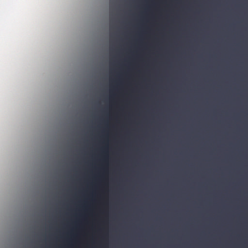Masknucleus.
<instances>
[{"label":"nucleus","mask_w":248,"mask_h":248,"mask_svg":"<svg viewBox=\"0 0 248 248\" xmlns=\"http://www.w3.org/2000/svg\"><path fill=\"white\" fill-rule=\"evenodd\" d=\"M216 16H218V15H217Z\"/></svg>","instance_id":"423d86ee"},{"label":"nucleus","mask_w":248,"mask_h":248,"mask_svg":"<svg viewBox=\"0 0 248 248\" xmlns=\"http://www.w3.org/2000/svg\"><path fill=\"white\" fill-rule=\"evenodd\" d=\"M206 16H208L209 15H207Z\"/></svg>","instance_id":"39448f33"},{"label":"nucleus","mask_w":248,"mask_h":248,"mask_svg":"<svg viewBox=\"0 0 248 248\" xmlns=\"http://www.w3.org/2000/svg\"><path fill=\"white\" fill-rule=\"evenodd\" d=\"M120 17L122 19H123L124 16H120Z\"/></svg>","instance_id":"20e7f679"},{"label":"nucleus","mask_w":248,"mask_h":248,"mask_svg":"<svg viewBox=\"0 0 248 248\" xmlns=\"http://www.w3.org/2000/svg\"><path fill=\"white\" fill-rule=\"evenodd\" d=\"M115 29H116L117 32H120L121 34V39L122 40H124V24H122L121 27L118 28V27H115Z\"/></svg>","instance_id":"f03ea898"},{"label":"nucleus","mask_w":248,"mask_h":248,"mask_svg":"<svg viewBox=\"0 0 248 248\" xmlns=\"http://www.w3.org/2000/svg\"><path fill=\"white\" fill-rule=\"evenodd\" d=\"M110 13L109 16H124V14H118V12L122 9H124V0H109ZM160 16H162L160 15Z\"/></svg>","instance_id":"f257e3e1"},{"label":"nucleus","mask_w":248,"mask_h":248,"mask_svg":"<svg viewBox=\"0 0 248 248\" xmlns=\"http://www.w3.org/2000/svg\"><path fill=\"white\" fill-rule=\"evenodd\" d=\"M142 17H144V16H142Z\"/></svg>","instance_id":"0eeeda50"},{"label":"nucleus","mask_w":248,"mask_h":248,"mask_svg":"<svg viewBox=\"0 0 248 248\" xmlns=\"http://www.w3.org/2000/svg\"><path fill=\"white\" fill-rule=\"evenodd\" d=\"M237 17H239V16H237Z\"/></svg>","instance_id":"6e6552de"},{"label":"nucleus","mask_w":248,"mask_h":248,"mask_svg":"<svg viewBox=\"0 0 248 248\" xmlns=\"http://www.w3.org/2000/svg\"><path fill=\"white\" fill-rule=\"evenodd\" d=\"M145 2L147 4L151 3L153 5H154L155 3L154 0H145Z\"/></svg>","instance_id":"7ed1b4c3"}]
</instances>
